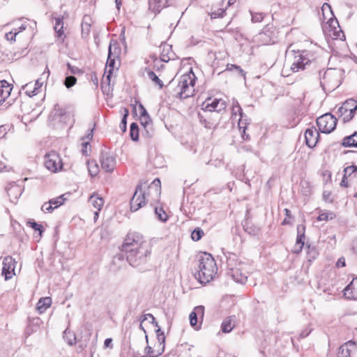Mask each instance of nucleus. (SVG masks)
Segmentation results:
<instances>
[{"label": "nucleus", "mask_w": 357, "mask_h": 357, "mask_svg": "<svg viewBox=\"0 0 357 357\" xmlns=\"http://www.w3.org/2000/svg\"><path fill=\"white\" fill-rule=\"evenodd\" d=\"M130 266L138 267L146 263L151 253V245L138 234H128L121 246Z\"/></svg>", "instance_id": "obj_1"}, {"label": "nucleus", "mask_w": 357, "mask_h": 357, "mask_svg": "<svg viewBox=\"0 0 357 357\" xmlns=\"http://www.w3.org/2000/svg\"><path fill=\"white\" fill-rule=\"evenodd\" d=\"M160 181L158 178L153 181L149 186L147 192L143 191L142 185H138L130 200L131 211H137L142 206L145 205L146 202L149 199L151 201V204H153V202H158L160 197Z\"/></svg>", "instance_id": "obj_2"}, {"label": "nucleus", "mask_w": 357, "mask_h": 357, "mask_svg": "<svg viewBox=\"0 0 357 357\" xmlns=\"http://www.w3.org/2000/svg\"><path fill=\"white\" fill-rule=\"evenodd\" d=\"M196 77L192 70L181 75L178 79H173L169 84L172 94L180 99H185L194 95Z\"/></svg>", "instance_id": "obj_3"}, {"label": "nucleus", "mask_w": 357, "mask_h": 357, "mask_svg": "<svg viewBox=\"0 0 357 357\" xmlns=\"http://www.w3.org/2000/svg\"><path fill=\"white\" fill-rule=\"evenodd\" d=\"M217 271L215 259L210 254L204 252L199 257L198 271L195 277L200 283L206 284L214 278Z\"/></svg>", "instance_id": "obj_4"}, {"label": "nucleus", "mask_w": 357, "mask_h": 357, "mask_svg": "<svg viewBox=\"0 0 357 357\" xmlns=\"http://www.w3.org/2000/svg\"><path fill=\"white\" fill-rule=\"evenodd\" d=\"M227 268V274L235 282L245 284L248 280V272L247 264L238 261V257L234 253L229 252L225 255Z\"/></svg>", "instance_id": "obj_5"}, {"label": "nucleus", "mask_w": 357, "mask_h": 357, "mask_svg": "<svg viewBox=\"0 0 357 357\" xmlns=\"http://www.w3.org/2000/svg\"><path fill=\"white\" fill-rule=\"evenodd\" d=\"M292 53L293 60L291 63L289 65L286 63L282 70V75L283 76L289 75V70L292 71L293 73L298 72L301 70H305L307 66L310 65L311 62L314 60V57L311 55L307 51H287V54H288L289 56H290Z\"/></svg>", "instance_id": "obj_6"}, {"label": "nucleus", "mask_w": 357, "mask_h": 357, "mask_svg": "<svg viewBox=\"0 0 357 357\" xmlns=\"http://www.w3.org/2000/svg\"><path fill=\"white\" fill-rule=\"evenodd\" d=\"M337 121L333 115L327 113L317 118V125L320 132L328 134L335 130Z\"/></svg>", "instance_id": "obj_7"}, {"label": "nucleus", "mask_w": 357, "mask_h": 357, "mask_svg": "<svg viewBox=\"0 0 357 357\" xmlns=\"http://www.w3.org/2000/svg\"><path fill=\"white\" fill-rule=\"evenodd\" d=\"M357 110V102L354 99L347 100L339 108L337 113L340 116L342 117L344 122L351 121Z\"/></svg>", "instance_id": "obj_8"}, {"label": "nucleus", "mask_w": 357, "mask_h": 357, "mask_svg": "<svg viewBox=\"0 0 357 357\" xmlns=\"http://www.w3.org/2000/svg\"><path fill=\"white\" fill-rule=\"evenodd\" d=\"M44 165L52 173H56L63 168V163L59 155L54 151L45 154L44 157Z\"/></svg>", "instance_id": "obj_9"}, {"label": "nucleus", "mask_w": 357, "mask_h": 357, "mask_svg": "<svg viewBox=\"0 0 357 357\" xmlns=\"http://www.w3.org/2000/svg\"><path fill=\"white\" fill-rule=\"evenodd\" d=\"M15 259L11 256H7L3 259L2 275H4L6 280L12 278L15 275Z\"/></svg>", "instance_id": "obj_10"}, {"label": "nucleus", "mask_w": 357, "mask_h": 357, "mask_svg": "<svg viewBox=\"0 0 357 357\" xmlns=\"http://www.w3.org/2000/svg\"><path fill=\"white\" fill-rule=\"evenodd\" d=\"M231 115L232 116H237L238 115L240 116L238 119V127L239 129H243V135L242 137L244 139H248L249 135L245 134V126H243V122L242 120L243 112L242 108L239 105L238 102L236 100H233L232 102V109H231Z\"/></svg>", "instance_id": "obj_11"}, {"label": "nucleus", "mask_w": 357, "mask_h": 357, "mask_svg": "<svg viewBox=\"0 0 357 357\" xmlns=\"http://www.w3.org/2000/svg\"><path fill=\"white\" fill-rule=\"evenodd\" d=\"M100 161L101 163L102 169L105 172H111L114 170L116 165V160L108 153H102L100 158Z\"/></svg>", "instance_id": "obj_12"}, {"label": "nucleus", "mask_w": 357, "mask_h": 357, "mask_svg": "<svg viewBox=\"0 0 357 357\" xmlns=\"http://www.w3.org/2000/svg\"><path fill=\"white\" fill-rule=\"evenodd\" d=\"M319 137V131L314 127L307 128L305 132V143L310 148L316 146Z\"/></svg>", "instance_id": "obj_13"}, {"label": "nucleus", "mask_w": 357, "mask_h": 357, "mask_svg": "<svg viewBox=\"0 0 357 357\" xmlns=\"http://www.w3.org/2000/svg\"><path fill=\"white\" fill-rule=\"evenodd\" d=\"M211 116L212 114L204 110H202V112H199L198 113L199 121L206 128L213 129L217 125V122L211 119Z\"/></svg>", "instance_id": "obj_14"}, {"label": "nucleus", "mask_w": 357, "mask_h": 357, "mask_svg": "<svg viewBox=\"0 0 357 357\" xmlns=\"http://www.w3.org/2000/svg\"><path fill=\"white\" fill-rule=\"evenodd\" d=\"M161 53L160 59L164 62H168L169 60H174L176 56L174 52H172V46L166 43H162L160 45Z\"/></svg>", "instance_id": "obj_15"}, {"label": "nucleus", "mask_w": 357, "mask_h": 357, "mask_svg": "<svg viewBox=\"0 0 357 357\" xmlns=\"http://www.w3.org/2000/svg\"><path fill=\"white\" fill-rule=\"evenodd\" d=\"M172 0H149V9L155 13H158L162 9L169 6Z\"/></svg>", "instance_id": "obj_16"}, {"label": "nucleus", "mask_w": 357, "mask_h": 357, "mask_svg": "<svg viewBox=\"0 0 357 357\" xmlns=\"http://www.w3.org/2000/svg\"><path fill=\"white\" fill-rule=\"evenodd\" d=\"M344 295L346 298L351 300L357 299V278H354L352 281L344 288Z\"/></svg>", "instance_id": "obj_17"}, {"label": "nucleus", "mask_w": 357, "mask_h": 357, "mask_svg": "<svg viewBox=\"0 0 357 357\" xmlns=\"http://www.w3.org/2000/svg\"><path fill=\"white\" fill-rule=\"evenodd\" d=\"M13 86L6 80L0 81V105L10 95Z\"/></svg>", "instance_id": "obj_18"}, {"label": "nucleus", "mask_w": 357, "mask_h": 357, "mask_svg": "<svg viewBox=\"0 0 357 357\" xmlns=\"http://www.w3.org/2000/svg\"><path fill=\"white\" fill-rule=\"evenodd\" d=\"M356 348L355 342L350 340L339 348L338 357H351V353Z\"/></svg>", "instance_id": "obj_19"}, {"label": "nucleus", "mask_w": 357, "mask_h": 357, "mask_svg": "<svg viewBox=\"0 0 357 357\" xmlns=\"http://www.w3.org/2000/svg\"><path fill=\"white\" fill-rule=\"evenodd\" d=\"M333 72L332 70L324 72L322 80L320 81L321 86L324 90H326V87H328V89H333L337 86L336 83L335 84H331V79L333 77Z\"/></svg>", "instance_id": "obj_20"}, {"label": "nucleus", "mask_w": 357, "mask_h": 357, "mask_svg": "<svg viewBox=\"0 0 357 357\" xmlns=\"http://www.w3.org/2000/svg\"><path fill=\"white\" fill-rule=\"evenodd\" d=\"M116 59H118L111 56H108L107 58L106 66V73H107V75H106V79L108 82L110 81V77L114 68L118 69V65L116 61Z\"/></svg>", "instance_id": "obj_21"}, {"label": "nucleus", "mask_w": 357, "mask_h": 357, "mask_svg": "<svg viewBox=\"0 0 357 357\" xmlns=\"http://www.w3.org/2000/svg\"><path fill=\"white\" fill-rule=\"evenodd\" d=\"M52 304V299L50 297L41 298L38 303L36 310L39 314L43 313L47 308L50 307Z\"/></svg>", "instance_id": "obj_22"}, {"label": "nucleus", "mask_w": 357, "mask_h": 357, "mask_svg": "<svg viewBox=\"0 0 357 357\" xmlns=\"http://www.w3.org/2000/svg\"><path fill=\"white\" fill-rule=\"evenodd\" d=\"M342 145L345 147H357V132L344 137Z\"/></svg>", "instance_id": "obj_23"}, {"label": "nucleus", "mask_w": 357, "mask_h": 357, "mask_svg": "<svg viewBox=\"0 0 357 357\" xmlns=\"http://www.w3.org/2000/svg\"><path fill=\"white\" fill-rule=\"evenodd\" d=\"M89 202L93 206L94 208L100 211L104 204V200L98 195H93L90 197Z\"/></svg>", "instance_id": "obj_24"}, {"label": "nucleus", "mask_w": 357, "mask_h": 357, "mask_svg": "<svg viewBox=\"0 0 357 357\" xmlns=\"http://www.w3.org/2000/svg\"><path fill=\"white\" fill-rule=\"evenodd\" d=\"M121 52V47L116 42L110 43L108 50V56L119 59Z\"/></svg>", "instance_id": "obj_25"}, {"label": "nucleus", "mask_w": 357, "mask_h": 357, "mask_svg": "<svg viewBox=\"0 0 357 357\" xmlns=\"http://www.w3.org/2000/svg\"><path fill=\"white\" fill-rule=\"evenodd\" d=\"M217 98L211 100V98L206 100L204 103V107L202 109L208 113L212 114L213 112L215 111L217 108Z\"/></svg>", "instance_id": "obj_26"}, {"label": "nucleus", "mask_w": 357, "mask_h": 357, "mask_svg": "<svg viewBox=\"0 0 357 357\" xmlns=\"http://www.w3.org/2000/svg\"><path fill=\"white\" fill-rule=\"evenodd\" d=\"M234 327V317H229L226 318L221 326L222 331L224 333H229L231 331Z\"/></svg>", "instance_id": "obj_27"}, {"label": "nucleus", "mask_w": 357, "mask_h": 357, "mask_svg": "<svg viewBox=\"0 0 357 357\" xmlns=\"http://www.w3.org/2000/svg\"><path fill=\"white\" fill-rule=\"evenodd\" d=\"M156 330L157 339L158 342V354H161L165 350V336L163 332L161 331L159 326Z\"/></svg>", "instance_id": "obj_28"}, {"label": "nucleus", "mask_w": 357, "mask_h": 357, "mask_svg": "<svg viewBox=\"0 0 357 357\" xmlns=\"http://www.w3.org/2000/svg\"><path fill=\"white\" fill-rule=\"evenodd\" d=\"M146 74H147V77L149 79H151L152 82H153L155 83V84L158 85L159 86L160 89H162L163 87V82L161 79H159V77L156 75V74L149 70V69H146Z\"/></svg>", "instance_id": "obj_29"}, {"label": "nucleus", "mask_w": 357, "mask_h": 357, "mask_svg": "<svg viewBox=\"0 0 357 357\" xmlns=\"http://www.w3.org/2000/svg\"><path fill=\"white\" fill-rule=\"evenodd\" d=\"M88 171L91 176H95L99 172V167L96 160L88 161Z\"/></svg>", "instance_id": "obj_30"}, {"label": "nucleus", "mask_w": 357, "mask_h": 357, "mask_svg": "<svg viewBox=\"0 0 357 357\" xmlns=\"http://www.w3.org/2000/svg\"><path fill=\"white\" fill-rule=\"evenodd\" d=\"M305 234L297 235L296 242L294 246V252L299 253L304 246Z\"/></svg>", "instance_id": "obj_31"}, {"label": "nucleus", "mask_w": 357, "mask_h": 357, "mask_svg": "<svg viewBox=\"0 0 357 357\" xmlns=\"http://www.w3.org/2000/svg\"><path fill=\"white\" fill-rule=\"evenodd\" d=\"M63 338L70 346L76 343V336L73 332L66 330L63 333Z\"/></svg>", "instance_id": "obj_32"}, {"label": "nucleus", "mask_w": 357, "mask_h": 357, "mask_svg": "<svg viewBox=\"0 0 357 357\" xmlns=\"http://www.w3.org/2000/svg\"><path fill=\"white\" fill-rule=\"evenodd\" d=\"M55 20L54 30L58 33V36H61L63 33V19L60 17H54Z\"/></svg>", "instance_id": "obj_33"}, {"label": "nucleus", "mask_w": 357, "mask_h": 357, "mask_svg": "<svg viewBox=\"0 0 357 357\" xmlns=\"http://www.w3.org/2000/svg\"><path fill=\"white\" fill-rule=\"evenodd\" d=\"M130 135L133 141H137L139 139V127L136 123H132L130 125Z\"/></svg>", "instance_id": "obj_34"}, {"label": "nucleus", "mask_w": 357, "mask_h": 357, "mask_svg": "<svg viewBox=\"0 0 357 357\" xmlns=\"http://www.w3.org/2000/svg\"><path fill=\"white\" fill-rule=\"evenodd\" d=\"M22 89L24 90L25 93L29 97H32L38 93V92L35 90L33 84L32 82L26 84L24 86H23Z\"/></svg>", "instance_id": "obj_35"}, {"label": "nucleus", "mask_w": 357, "mask_h": 357, "mask_svg": "<svg viewBox=\"0 0 357 357\" xmlns=\"http://www.w3.org/2000/svg\"><path fill=\"white\" fill-rule=\"evenodd\" d=\"M91 31V24L83 20L82 23V38H87L89 36Z\"/></svg>", "instance_id": "obj_36"}, {"label": "nucleus", "mask_w": 357, "mask_h": 357, "mask_svg": "<svg viewBox=\"0 0 357 357\" xmlns=\"http://www.w3.org/2000/svg\"><path fill=\"white\" fill-rule=\"evenodd\" d=\"M66 200V198L64 197V195H61L55 199H52L49 202L52 204V206L54 207V208H58L59 206L62 205Z\"/></svg>", "instance_id": "obj_37"}, {"label": "nucleus", "mask_w": 357, "mask_h": 357, "mask_svg": "<svg viewBox=\"0 0 357 357\" xmlns=\"http://www.w3.org/2000/svg\"><path fill=\"white\" fill-rule=\"evenodd\" d=\"M154 210L155 213L157 215L158 218L162 222H166L167 220L168 216L162 208H158V207H155Z\"/></svg>", "instance_id": "obj_38"}, {"label": "nucleus", "mask_w": 357, "mask_h": 357, "mask_svg": "<svg viewBox=\"0 0 357 357\" xmlns=\"http://www.w3.org/2000/svg\"><path fill=\"white\" fill-rule=\"evenodd\" d=\"M204 235V231L202 229L200 228H196L191 234V238L193 241H199V239H201V238L202 237V236Z\"/></svg>", "instance_id": "obj_39"}, {"label": "nucleus", "mask_w": 357, "mask_h": 357, "mask_svg": "<svg viewBox=\"0 0 357 357\" xmlns=\"http://www.w3.org/2000/svg\"><path fill=\"white\" fill-rule=\"evenodd\" d=\"M234 70H236L241 73V75L245 78V73L243 71V70L239 66L236 64H230L228 63L227 65L226 70L232 71Z\"/></svg>", "instance_id": "obj_40"}, {"label": "nucleus", "mask_w": 357, "mask_h": 357, "mask_svg": "<svg viewBox=\"0 0 357 357\" xmlns=\"http://www.w3.org/2000/svg\"><path fill=\"white\" fill-rule=\"evenodd\" d=\"M226 11V8H218L214 11H212L210 13L211 17L212 19H216L218 17H223Z\"/></svg>", "instance_id": "obj_41"}, {"label": "nucleus", "mask_w": 357, "mask_h": 357, "mask_svg": "<svg viewBox=\"0 0 357 357\" xmlns=\"http://www.w3.org/2000/svg\"><path fill=\"white\" fill-rule=\"evenodd\" d=\"M227 104L224 100L219 99L217 100V108L215 109L216 112L220 113L224 111L226 109Z\"/></svg>", "instance_id": "obj_42"}, {"label": "nucleus", "mask_w": 357, "mask_h": 357, "mask_svg": "<svg viewBox=\"0 0 357 357\" xmlns=\"http://www.w3.org/2000/svg\"><path fill=\"white\" fill-rule=\"evenodd\" d=\"M317 255H318V253L315 248H310V246L307 247V257H308V260L310 261L316 259Z\"/></svg>", "instance_id": "obj_43"}, {"label": "nucleus", "mask_w": 357, "mask_h": 357, "mask_svg": "<svg viewBox=\"0 0 357 357\" xmlns=\"http://www.w3.org/2000/svg\"><path fill=\"white\" fill-rule=\"evenodd\" d=\"M252 22H260L263 20L264 15L262 13H252Z\"/></svg>", "instance_id": "obj_44"}, {"label": "nucleus", "mask_w": 357, "mask_h": 357, "mask_svg": "<svg viewBox=\"0 0 357 357\" xmlns=\"http://www.w3.org/2000/svg\"><path fill=\"white\" fill-rule=\"evenodd\" d=\"M140 123L144 129H146V128H151V123L150 116L146 117H140Z\"/></svg>", "instance_id": "obj_45"}, {"label": "nucleus", "mask_w": 357, "mask_h": 357, "mask_svg": "<svg viewBox=\"0 0 357 357\" xmlns=\"http://www.w3.org/2000/svg\"><path fill=\"white\" fill-rule=\"evenodd\" d=\"M77 79L74 76H68L65 79V85L67 88H70L75 84Z\"/></svg>", "instance_id": "obj_46"}, {"label": "nucleus", "mask_w": 357, "mask_h": 357, "mask_svg": "<svg viewBox=\"0 0 357 357\" xmlns=\"http://www.w3.org/2000/svg\"><path fill=\"white\" fill-rule=\"evenodd\" d=\"M356 170H357V166H356V165L348 166V167H345L344 169V175H346L347 177L351 176L352 174H354V172H356Z\"/></svg>", "instance_id": "obj_47"}, {"label": "nucleus", "mask_w": 357, "mask_h": 357, "mask_svg": "<svg viewBox=\"0 0 357 357\" xmlns=\"http://www.w3.org/2000/svg\"><path fill=\"white\" fill-rule=\"evenodd\" d=\"M124 112L125 113L123 114V119L120 123V128L123 132L126 131V123H127L126 119H127V116L128 115V110L127 109H124Z\"/></svg>", "instance_id": "obj_48"}, {"label": "nucleus", "mask_w": 357, "mask_h": 357, "mask_svg": "<svg viewBox=\"0 0 357 357\" xmlns=\"http://www.w3.org/2000/svg\"><path fill=\"white\" fill-rule=\"evenodd\" d=\"M192 312L195 313L197 316L202 319L204 314V307L202 305L197 306L194 308Z\"/></svg>", "instance_id": "obj_49"}, {"label": "nucleus", "mask_w": 357, "mask_h": 357, "mask_svg": "<svg viewBox=\"0 0 357 357\" xmlns=\"http://www.w3.org/2000/svg\"><path fill=\"white\" fill-rule=\"evenodd\" d=\"M28 225H29L34 230L38 231L40 234L41 235L43 229V226L41 225L38 224L37 222L34 221H29L27 222Z\"/></svg>", "instance_id": "obj_50"}, {"label": "nucleus", "mask_w": 357, "mask_h": 357, "mask_svg": "<svg viewBox=\"0 0 357 357\" xmlns=\"http://www.w3.org/2000/svg\"><path fill=\"white\" fill-rule=\"evenodd\" d=\"M54 209L50 202L44 203L41 207V210L45 213H51Z\"/></svg>", "instance_id": "obj_51"}, {"label": "nucleus", "mask_w": 357, "mask_h": 357, "mask_svg": "<svg viewBox=\"0 0 357 357\" xmlns=\"http://www.w3.org/2000/svg\"><path fill=\"white\" fill-rule=\"evenodd\" d=\"M190 325L195 326L197 325L198 321V316L195 313L191 312L189 315Z\"/></svg>", "instance_id": "obj_52"}, {"label": "nucleus", "mask_w": 357, "mask_h": 357, "mask_svg": "<svg viewBox=\"0 0 357 357\" xmlns=\"http://www.w3.org/2000/svg\"><path fill=\"white\" fill-rule=\"evenodd\" d=\"M147 316H149V318L151 319V321L152 323H153L155 324V326L158 327V322L155 321V317L153 316V314H144L142 315L141 317H140V321L141 323L144 322L145 320L147 319Z\"/></svg>", "instance_id": "obj_53"}, {"label": "nucleus", "mask_w": 357, "mask_h": 357, "mask_svg": "<svg viewBox=\"0 0 357 357\" xmlns=\"http://www.w3.org/2000/svg\"><path fill=\"white\" fill-rule=\"evenodd\" d=\"M87 346V340H84V341H79L78 346L77 349V352H82Z\"/></svg>", "instance_id": "obj_54"}, {"label": "nucleus", "mask_w": 357, "mask_h": 357, "mask_svg": "<svg viewBox=\"0 0 357 357\" xmlns=\"http://www.w3.org/2000/svg\"><path fill=\"white\" fill-rule=\"evenodd\" d=\"M18 33H19V31H15V32L10 31L6 34V38L8 40L15 41V37Z\"/></svg>", "instance_id": "obj_55"}, {"label": "nucleus", "mask_w": 357, "mask_h": 357, "mask_svg": "<svg viewBox=\"0 0 357 357\" xmlns=\"http://www.w3.org/2000/svg\"><path fill=\"white\" fill-rule=\"evenodd\" d=\"M333 214L332 213H330V215H332ZM328 218H329V214L328 213H321L318 218H317V220L319 221H324V220H328Z\"/></svg>", "instance_id": "obj_56"}, {"label": "nucleus", "mask_w": 357, "mask_h": 357, "mask_svg": "<svg viewBox=\"0 0 357 357\" xmlns=\"http://www.w3.org/2000/svg\"><path fill=\"white\" fill-rule=\"evenodd\" d=\"M144 131H142V135L146 136V137H151L153 135V128H146V129H144Z\"/></svg>", "instance_id": "obj_57"}, {"label": "nucleus", "mask_w": 357, "mask_h": 357, "mask_svg": "<svg viewBox=\"0 0 357 357\" xmlns=\"http://www.w3.org/2000/svg\"><path fill=\"white\" fill-rule=\"evenodd\" d=\"M7 134V126H0V139L5 137Z\"/></svg>", "instance_id": "obj_58"}, {"label": "nucleus", "mask_w": 357, "mask_h": 357, "mask_svg": "<svg viewBox=\"0 0 357 357\" xmlns=\"http://www.w3.org/2000/svg\"><path fill=\"white\" fill-rule=\"evenodd\" d=\"M139 109H140V113H141L140 117L149 116L147 111L146 110V109L142 104L139 105Z\"/></svg>", "instance_id": "obj_59"}, {"label": "nucleus", "mask_w": 357, "mask_h": 357, "mask_svg": "<svg viewBox=\"0 0 357 357\" xmlns=\"http://www.w3.org/2000/svg\"><path fill=\"white\" fill-rule=\"evenodd\" d=\"M43 86V82H40V79H37L36 82L33 84V87L35 90L38 93V91Z\"/></svg>", "instance_id": "obj_60"}, {"label": "nucleus", "mask_w": 357, "mask_h": 357, "mask_svg": "<svg viewBox=\"0 0 357 357\" xmlns=\"http://www.w3.org/2000/svg\"><path fill=\"white\" fill-rule=\"evenodd\" d=\"M336 266L337 267H344V266H345V259H344V257H340L337 260V261L336 263Z\"/></svg>", "instance_id": "obj_61"}, {"label": "nucleus", "mask_w": 357, "mask_h": 357, "mask_svg": "<svg viewBox=\"0 0 357 357\" xmlns=\"http://www.w3.org/2000/svg\"><path fill=\"white\" fill-rule=\"evenodd\" d=\"M311 331H312L311 329H308V328L305 329L300 333V337L301 338L306 337L310 333Z\"/></svg>", "instance_id": "obj_62"}, {"label": "nucleus", "mask_w": 357, "mask_h": 357, "mask_svg": "<svg viewBox=\"0 0 357 357\" xmlns=\"http://www.w3.org/2000/svg\"><path fill=\"white\" fill-rule=\"evenodd\" d=\"M298 235L305 234V227L303 225H298L297 227Z\"/></svg>", "instance_id": "obj_63"}, {"label": "nucleus", "mask_w": 357, "mask_h": 357, "mask_svg": "<svg viewBox=\"0 0 357 357\" xmlns=\"http://www.w3.org/2000/svg\"><path fill=\"white\" fill-rule=\"evenodd\" d=\"M112 338H107L104 342L105 347H112Z\"/></svg>", "instance_id": "obj_64"}]
</instances>
